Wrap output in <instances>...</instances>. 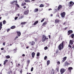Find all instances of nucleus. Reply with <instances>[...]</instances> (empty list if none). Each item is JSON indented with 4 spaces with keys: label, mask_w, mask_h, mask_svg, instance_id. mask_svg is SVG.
I'll return each mask as SVG.
<instances>
[{
    "label": "nucleus",
    "mask_w": 74,
    "mask_h": 74,
    "mask_svg": "<svg viewBox=\"0 0 74 74\" xmlns=\"http://www.w3.org/2000/svg\"><path fill=\"white\" fill-rule=\"evenodd\" d=\"M27 62L28 63V66H29V63H30V60H28L27 61Z\"/></svg>",
    "instance_id": "nucleus-39"
},
{
    "label": "nucleus",
    "mask_w": 74,
    "mask_h": 74,
    "mask_svg": "<svg viewBox=\"0 0 74 74\" xmlns=\"http://www.w3.org/2000/svg\"><path fill=\"white\" fill-rule=\"evenodd\" d=\"M5 58L6 59H10V56H6Z\"/></svg>",
    "instance_id": "nucleus-26"
},
{
    "label": "nucleus",
    "mask_w": 74,
    "mask_h": 74,
    "mask_svg": "<svg viewBox=\"0 0 74 74\" xmlns=\"http://www.w3.org/2000/svg\"><path fill=\"white\" fill-rule=\"evenodd\" d=\"M1 29H2V27L0 26V30H1Z\"/></svg>",
    "instance_id": "nucleus-56"
},
{
    "label": "nucleus",
    "mask_w": 74,
    "mask_h": 74,
    "mask_svg": "<svg viewBox=\"0 0 74 74\" xmlns=\"http://www.w3.org/2000/svg\"><path fill=\"white\" fill-rule=\"evenodd\" d=\"M24 5H26V3H24Z\"/></svg>",
    "instance_id": "nucleus-63"
},
{
    "label": "nucleus",
    "mask_w": 74,
    "mask_h": 74,
    "mask_svg": "<svg viewBox=\"0 0 74 74\" xmlns=\"http://www.w3.org/2000/svg\"><path fill=\"white\" fill-rule=\"evenodd\" d=\"M44 49L45 50H46V49H48V47H44Z\"/></svg>",
    "instance_id": "nucleus-33"
},
{
    "label": "nucleus",
    "mask_w": 74,
    "mask_h": 74,
    "mask_svg": "<svg viewBox=\"0 0 74 74\" xmlns=\"http://www.w3.org/2000/svg\"><path fill=\"white\" fill-rule=\"evenodd\" d=\"M56 70H57V71L59 72V67H58L56 68Z\"/></svg>",
    "instance_id": "nucleus-40"
},
{
    "label": "nucleus",
    "mask_w": 74,
    "mask_h": 74,
    "mask_svg": "<svg viewBox=\"0 0 74 74\" xmlns=\"http://www.w3.org/2000/svg\"><path fill=\"white\" fill-rule=\"evenodd\" d=\"M5 42H4L3 43V45L5 46Z\"/></svg>",
    "instance_id": "nucleus-53"
},
{
    "label": "nucleus",
    "mask_w": 74,
    "mask_h": 74,
    "mask_svg": "<svg viewBox=\"0 0 74 74\" xmlns=\"http://www.w3.org/2000/svg\"><path fill=\"white\" fill-rule=\"evenodd\" d=\"M47 22H45L44 23H43L42 25V26H45V25H46V24H47Z\"/></svg>",
    "instance_id": "nucleus-27"
},
{
    "label": "nucleus",
    "mask_w": 74,
    "mask_h": 74,
    "mask_svg": "<svg viewBox=\"0 0 74 74\" xmlns=\"http://www.w3.org/2000/svg\"><path fill=\"white\" fill-rule=\"evenodd\" d=\"M29 43L32 46H34V45H35L36 43L34 41H32V42H29Z\"/></svg>",
    "instance_id": "nucleus-5"
},
{
    "label": "nucleus",
    "mask_w": 74,
    "mask_h": 74,
    "mask_svg": "<svg viewBox=\"0 0 74 74\" xmlns=\"http://www.w3.org/2000/svg\"><path fill=\"white\" fill-rule=\"evenodd\" d=\"M15 3V5H16L17 7H19V5H18V4L17 3H18V2L17 1V0L16 1H13L11 2V4H13V3Z\"/></svg>",
    "instance_id": "nucleus-3"
},
{
    "label": "nucleus",
    "mask_w": 74,
    "mask_h": 74,
    "mask_svg": "<svg viewBox=\"0 0 74 74\" xmlns=\"http://www.w3.org/2000/svg\"><path fill=\"white\" fill-rule=\"evenodd\" d=\"M10 73H11V74H12V71H10L9 72V74H10Z\"/></svg>",
    "instance_id": "nucleus-37"
},
{
    "label": "nucleus",
    "mask_w": 74,
    "mask_h": 74,
    "mask_svg": "<svg viewBox=\"0 0 74 74\" xmlns=\"http://www.w3.org/2000/svg\"><path fill=\"white\" fill-rule=\"evenodd\" d=\"M38 11V8H36L34 11V12H37Z\"/></svg>",
    "instance_id": "nucleus-15"
},
{
    "label": "nucleus",
    "mask_w": 74,
    "mask_h": 74,
    "mask_svg": "<svg viewBox=\"0 0 74 74\" xmlns=\"http://www.w3.org/2000/svg\"><path fill=\"white\" fill-rule=\"evenodd\" d=\"M10 30H11V29H7V32H9V31H10Z\"/></svg>",
    "instance_id": "nucleus-48"
},
{
    "label": "nucleus",
    "mask_w": 74,
    "mask_h": 74,
    "mask_svg": "<svg viewBox=\"0 0 74 74\" xmlns=\"http://www.w3.org/2000/svg\"><path fill=\"white\" fill-rule=\"evenodd\" d=\"M1 50H4V48H1Z\"/></svg>",
    "instance_id": "nucleus-54"
},
{
    "label": "nucleus",
    "mask_w": 74,
    "mask_h": 74,
    "mask_svg": "<svg viewBox=\"0 0 74 74\" xmlns=\"http://www.w3.org/2000/svg\"><path fill=\"white\" fill-rule=\"evenodd\" d=\"M60 15L61 16L62 18H64L65 16V15H66V13L64 12L61 13L60 14Z\"/></svg>",
    "instance_id": "nucleus-7"
},
{
    "label": "nucleus",
    "mask_w": 74,
    "mask_h": 74,
    "mask_svg": "<svg viewBox=\"0 0 74 74\" xmlns=\"http://www.w3.org/2000/svg\"><path fill=\"white\" fill-rule=\"evenodd\" d=\"M16 50H17V49H15L13 51L15 52H15H16Z\"/></svg>",
    "instance_id": "nucleus-35"
},
{
    "label": "nucleus",
    "mask_w": 74,
    "mask_h": 74,
    "mask_svg": "<svg viewBox=\"0 0 74 74\" xmlns=\"http://www.w3.org/2000/svg\"><path fill=\"white\" fill-rule=\"evenodd\" d=\"M34 69V68H33V67H32L31 68V71H33Z\"/></svg>",
    "instance_id": "nucleus-38"
},
{
    "label": "nucleus",
    "mask_w": 74,
    "mask_h": 74,
    "mask_svg": "<svg viewBox=\"0 0 74 74\" xmlns=\"http://www.w3.org/2000/svg\"><path fill=\"white\" fill-rule=\"evenodd\" d=\"M66 22H65V23H63V25H66Z\"/></svg>",
    "instance_id": "nucleus-55"
},
{
    "label": "nucleus",
    "mask_w": 74,
    "mask_h": 74,
    "mask_svg": "<svg viewBox=\"0 0 74 74\" xmlns=\"http://www.w3.org/2000/svg\"><path fill=\"white\" fill-rule=\"evenodd\" d=\"M15 27H15V26H13L11 27V29H15Z\"/></svg>",
    "instance_id": "nucleus-25"
},
{
    "label": "nucleus",
    "mask_w": 74,
    "mask_h": 74,
    "mask_svg": "<svg viewBox=\"0 0 74 74\" xmlns=\"http://www.w3.org/2000/svg\"><path fill=\"white\" fill-rule=\"evenodd\" d=\"M18 38V36H16L14 39V40H16V38Z\"/></svg>",
    "instance_id": "nucleus-43"
},
{
    "label": "nucleus",
    "mask_w": 74,
    "mask_h": 74,
    "mask_svg": "<svg viewBox=\"0 0 74 74\" xmlns=\"http://www.w3.org/2000/svg\"><path fill=\"white\" fill-rule=\"evenodd\" d=\"M47 59V56H45L44 57V60H46V59Z\"/></svg>",
    "instance_id": "nucleus-41"
},
{
    "label": "nucleus",
    "mask_w": 74,
    "mask_h": 74,
    "mask_svg": "<svg viewBox=\"0 0 74 74\" xmlns=\"http://www.w3.org/2000/svg\"><path fill=\"white\" fill-rule=\"evenodd\" d=\"M73 41H72L71 40H70V42H69V43L71 44V45H73Z\"/></svg>",
    "instance_id": "nucleus-17"
},
{
    "label": "nucleus",
    "mask_w": 74,
    "mask_h": 74,
    "mask_svg": "<svg viewBox=\"0 0 74 74\" xmlns=\"http://www.w3.org/2000/svg\"><path fill=\"white\" fill-rule=\"evenodd\" d=\"M16 33L17 34V36L19 37L21 35V33L20 32L16 31Z\"/></svg>",
    "instance_id": "nucleus-9"
},
{
    "label": "nucleus",
    "mask_w": 74,
    "mask_h": 74,
    "mask_svg": "<svg viewBox=\"0 0 74 74\" xmlns=\"http://www.w3.org/2000/svg\"><path fill=\"white\" fill-rule=\"evenodd\" d=\"M26 22H22L21 23V25H25V24H26Z\"/></svg>",
    "instance_id": "nucleus-30"
},
{
    "label": "nucleus",
    "mask_w": 74,
    "mask_h": 74,
    "mask_svg": "<svg viewBox=\"0 0 74 74\" xmlns=\"http://www.w3.org/2000/svg\"><path fill=\"white\" fill-rule=\"evenodd\" d=\"M3 26V24H2V22H0V27H2Z\"/></svg>",
    "instance_id": "nucleus-34"
},
{
    "label": "nucleus",
    "mask_w": 74,
    "mask_h": 74,
    "mask_svg": "<svg viewBox=\"0 0 74 74\" xmlns=\"http://www.w3.org/2000/svg\"><path fill=\"white\" fill-rule=\"evenodd\" d=\"M28 66H29V64H27V66L25 67V69H27H27H28Z\"/></svg>",
    "instance_id": "nucleus-36"
},
{
    "label": "nucleus",
    "mask_w": 74,
    "mask_h": 74,
    "mask_svg": "<svg viewBox=\"0 0 74 74\" xmlns=\"http://www.w3.org/2000/svg\"><path fill=\"white\" fill-rule=\"evenodd\" d=\"M70 37H71L72 38H74V34H72L70 36Z\"/></svg>",
    "instance_id": "nucleus-20"
},
{
    "label": "nucleus",
    "mask_w": 74,
    "mask_h": 74,
    "mask_svg": "<svg viewBox=\"0 0 74 74\" xmlns=\"http://www.w3.org/2000/svg\"><path fill=\"white\" fill-rule=\"evenodd\" d=\"M66 71V69H64L62 68L60 70V72L61 73V74H63V73Z\"/></svg>",
    "instance_id": "nucleus-4"
},
{
    "label": "nucleus",
    "mask_w": 74,
    "mask_h": 74,
    "mask_svg": "<svg viewBox=\"0 0 74 74\" xmlns=\"http://www.w3.org/2000/svg\"><path fill=\"white\" fill-rule=\"evenodd\" d=\"M42 40V42H44V41H46V40H48V38H47V37H46V36L43 35Z\"/></svg>",
    "instance_id": "nucleus-2"
},
{
    "label": "nucleus",
    "mask_w": 74,
    "mask_h": 74,
    "mask_svg": "<svg viewBox=\"0 0 74 74\" xmlns=\"http://www.w3.org/2000/svg\"><path fill=\"white\" fill-rule=\"evenodd\" d=\"M69 4H70L69 5V7H73V5L74 4V3L72 1H71L69 2Z\"/></svg>",
    "instance_id": "nucleus-6"
},
{
    "label": "nucleus",
    "mask_w": 74,
    "mask_h": 74,
    "mask_svg": "<svg viewBox=\"0 0 74 74\" xmlns=\"http://www.w3.org/2000/svg\"><path fill=\"white\" fill-rule=\"evenodd\" d=\"M21 6H22V7L25 6V5L23 3H22L21 4Z\"/></svg>",
    "instance_id": "nucleus-45"
},
{
    "label": "nucleus",
    "mask_w": 74,
    "mask_h": 74,
    "mask_svg": "<svg viewBox=\"0 0 74 74\" xmlns=\"http://www.w3.org/2000/svg\"><path fill=\"white\" fill-rule=\"evenodd\" d=\"M68 47H69V48H71V47H72V46H71L70 45H69Z\"/></svg>",
    "instance_id": "nucleus-47"
},
{
    "label": "nucleus",
    "mask_w": 74,
    "mask_h": 74,
    "mask_svg": "<svg viewBox=\"0 0 74 74\" xmlns=\"http://www.w3.org/2000/svg\"><path fill=\"white\" fill-rule=\"evenodd\" d=\"M23 8L25 9L26 8V6H24L23 7Z\"/></svg>",
    "instance_id": "nucleus-57"
},
{
    "label": "nucleus",
    "mask_w": 74,
    "mask_h": 74,
    "mask_svg": "<svg viewBox=\"0 0 74 74\" xmlns=\"http://www.w3.org/2000/svg\"><path fill=\"white\" fill-rule=\"evenodd\" d=\"M67 27H65L64 30H67Z\"/></svg>",
    "instance_id": "nucleus-62"
},
{
    "label": "nucleus",
    "mask_w": 74,
    "mask_h": 74,
    "mask_svg": "<svg viewBox=\"0 0 74 74\" xmlns=\"http://www.w3.org/2000/svg\"><path fill=\"white\" fill-rule=\"evenodd\" d=\"M17 15H18V16H20V14H18Z\"/></svg>",
    "instance_id": "nucleus-60"
},
{
    "label": "nucleus",
    "mask_w": 74,
    "mask_h": 74,
    "mask_svg": "<svg viewBox=\"0 0 74 74\" xmlns=\"http://www.w3.org/2000/svg\"><path fill=\"white\" fill-rule=\"evenodd\" d=\"M72 48H73V49H74V45H73V47H72Z\"/></svg>",
    "instance_id": "nucleus-59"
},
{
    "label": "nucleus",
    "mask_w": 74,
    "mask_h": 74,
    "mask_svg": "<svg viewBox=\"0 0 74 74\" xmlns=\"http://www.w3.org/2000/svg\"><path fill=\"white\" fill-rule=\"evenodd\" d=\"M60 62L59 61L57 62L58 64H60Z\"/></svg>",
    "instance_id": "nucleus-49"
},
{
    "label": "nucleus",
    "mask_w": 74,
    "mask_h": 74,
    "mask_svg": "<svg viewBox=\"0 0 74 74\" xmlns=\"http://www.w3.org/2000/svg\"><path fill=\"white\" fill-rule=\"evenodd\" d=\"M68 35L69 36V35H70L71 34L73 33V32L72 30H69L68 31Z\"/></svg>",
    "instance_id": "nucleus-8"
},
{
    "label": "nucleus",
    "mask_w": 74,
    "mask_h": 74,
    "mask_svg": "<svg viewBox=\"0 0 74 74\" xmlns=\"http://www.w3.org/2000/svg\"><path fill=\"white\" fill-rule=\"evenodd\" d=\"M44 7V5L42 4H41L39 6V7Z\"/></svg>",
    "instance_id": "nucleus-28"
},
{
    "label": "nucleus",
    "mask_w": 74,
    "mask_h": 74,
    "mask_svg": "<svg viewBox=\"0 0 74 74\" xmlns=\"http://www.w3.org/2000/svg\"><path fill=\"white\" fill-rule=\"evenodd\" d=\"M54 73L55 72L54 71V70L53 69L51 72V74H54Z\"/></svg>",
    "instance_id": "nucleus-21"
},
{
    "label": "nucleus",
    "mask_w": 74,
    "mask_h": 74,
    "mask_svg": "<svg viewBox=\"0 0 74 74\" xmlns=\"http://www.w3.org/2000/svg\"><path fill=\"white\" fill-rule=\"evenodd\" d=\"M18 16L14 18L15 20H16V19H18Z\"/></svg>",
    "instance_id": "nucleus-44"
},
{
    "label": "nucleus",
    "mask_w": 74,
    "mask_h": 74,
    "mask_svg": "<svg viewBox=\"0 0 74 74\" xmlns=\"http://www.w3.org/2000/svg\"><path fill=\"white\" fill-rule=\"evenodd\" d=\"M35 53H34V52H33L32 53V58H34V56H35Z\"/></svg>",
    "instance_id": "nucleus-12"
},
{
    "label": "nucleus",
    "mask_w": 74,
    "mask_h": 74,
    "mask_svg": "<svg viewBox=\"0 0 74 74\" xmlns=\"http://www.w3.org/2000/svg\"><path fill=\"white\" fill-rule=\"evenodd\" d=\"M22 56H25V55L24 54H23L22 55Z\"/></svg>",
    "instance_id": "nucleus-58"
},
{
    "label": "nucleus",
    "mask_w": 74,
    "mask_h": 74,
    "mask_svg": "<svg viewBox=\"0 0 74 74\" xmlns=\"http://www.w3.org/2000/svg\"><path fill=\"white\" fill-rule=\"evenodd\" d=\"M50 10H52V9H51V8H49V11H50Z\"/></svg>",
    "instance_id": "nucleus-61"
},
{
    "label": "nucleus",
    "mask_w": 74,
    "mask_h": 74,
    "mask_svg": "<svg viewBox=\"0 0 74 74\" xmlns=\"http://www.w3.org/2000/svg\"><path fill=\"white\" fill-rule=\"evenodd\" d=\"M38 23V21H36L33 24L34 25H36L37 23Z\"/></svg>",
    "instance_id": "nucleus-19"
},
{
    "label": "nucleus",
    "mask_w": 74,
    "mask_h": 74,
    "mask_svg": "<svg viewBox=\"0 0 74 74\" xmlns=\"http://www.w3.org/2000/svg\"><path fill=\"white\" fill-rule=\"evenodd\" d=\"M67 59V57H65L63 58V60H62V62H64L65 60H66V59Z\"/></svg>",
    "instance_id": "nucleus-16"
},
{
    "label": "nucleus",
    "mask_w": 74,
    "mask_h": 74,
    "mask_svg": "<svg viewBox=\"0 0 74 74\" xmlns=\"http://www.w3.org/2000/svg\"><path fill=\"white\" fill-rule=\"evenodd\" d=\"M25 1L27 3H29L30 2L29 0H25Z\"/></svg>",
    "instance_id": "nucleus-31"
},
{
    "label": "nucleus",
    "mask_w": 74,
    "mask_h": 74,
    "mask_svg": "<svg viewBox=\"0 0 74 74\" xmlns=\"http://www.w3.org/2000/svg\"><path fill=\"white\" fill-rule=\"evenodd\" d=\"M70 64L68 63V62L66 61L65 62V66H67L68 65H70Z\"/></svg>",
    "instance_id": "nucleus-11"
},
{
    "label": "nucleus",
    "mask_w": 74,
    "mask_h": 74,
    "mask_svg": "<svg viewBox=\"0 0 74 74\" xmlns=\"http://www.w3.org/2000/svg\"><path fill=\"white\" fill-rule=\"evenodd\" d=\"M58 52H59V51H58V50H56V54H58Z\"/></svg>",
    "instance_id": "nucleus-42"
},
{
    "label": "nucleus",
    "mask_w": 74,
    "mask_h": 74,
    "mask_svg": "<svg viewBox=\"0 0 74 74\" xmlns=\"http://www.w3.org/2000/svg\"><path fill=\"white\" fill-rule=\"evenodd\" d=\"M44 21V19H43L41 21V22H43V21Z\"/></svg>",
    "instance_id": "nucleus-51"
},
{
    "label": "nucleus",
    "mask_w": 74,
    "mask_h": 74,
    "mask_svg": "<svg viewBox=\"0 0 74 74\" xmlns=\"http://www.w3.org/2000/svg\"><path fill=\"white\" fill-rule=\"evenodd\" d=\"M36 56L38 57V56H40V53L38 52L37 53V54Z\"/></svg>",
    "instance_id": "nucleus-32"
},
{
    "label": "nucleus",
    "mask_w": 74,
    "mask_h": 74,
    "mask_svg": "<svg viewBox=\"0 0 74 74\" xmlns=\"http://www.w3.org/2000/svg\"><path fill=\"white\" fill-rule=\"evenodd\" d=\"M49 39H50V38H51V36L50 35H49Z\"/></svg>",
    "instance_id": "nucleus-52"
},
{
    "label": "nucleus",
    "mask_w": 74,
    "mask_h": 74,
    "mask_svg": "<svg viewBox=\"0 0 74 74\" xmlns=\"http://www.w3.org/2000/svg\"><path fill=\"white\" fill-rule=\"evenodd\" d=\"M61 8H62V5H59L58 7V10L59 11V10H60V9Z\"/></svg>",
    "instance_id": "nucleus-10"
},
{
    "label": "nucleus",
    "mask_w": 74,
    "mask_h": 74,
    "mask_svg": "<svg viewBox=\"0 0 74 74\" xmlns=\"http://www.w3.org/2000/svg\"><path fill=\"white\" fill-rule=\"evenodd\" d=\"M8 60H5L4 61V63H3V65H5V64H6V63H7V62H8Z\"/></svg>",
    "instance_id": "nucleus-18"
},
{
    "label": "nucleus",
    "mask_w": 74,
    "mask_h": 74,
    "mask_svg": "<svg viewBox=\"0 0 74 74\" xmlns=\"http://www.w3.org/2000/svg\"><path fill=\"white\" fill-rule=\"evenodd\" d=\"M25 16H20L19 17V19H22Z\"/></svg>",
    "instance_id": "nucleus-24"
},
{
    "label": "nucleus",
    "mask_w": 74,
    "mask_h": 74,
    "mask_svg": "<svg viewBox=\"0 0 74 74\" xmlns=\"http://www.w3.org/2000/svg\"><path fill=\"white\" fill-rule=\"evenodd\" d=\"M24 14L25 15H27V14H28V12H27V11H25L24 12Z\"/></svg>",
    "instance_id": "nucleus-22"
},
{
    "label": "nucleus",
    "mask_w": 74,
    "mask_h": 74,
    "mask_svg": "<svg viewBox=\"0 0 74 74\" xmlns=\"http://www.w3.org/2000/svg\"><path fill=\"white\" fill-rule=\"evenodd\" d=\"M60 21L58 19L56 20L55 21V23H59Z\"/></svg>",
    "instance_id": "nucleus-14"
},
{
    "label": "nucleus",
    "mask_w": 74,
    "mask_h": 74,
    "mask_svg": "<svg viewBox=\"0 0 74 74\" xmlns=\"http://www.w3.org/2000/svg\"><path fill=\"white\" fill-rule=\"evenodd\" d=\"M5 23H6V21H5V20H4L3 21V25H5Z\"/></svg>",
    "instance_id": "nucleus-29"
},
{
    "label": "nucleus",
    "mask_w": 74,
    "mask_h": 74,
    "mask_svg": "<svg viewBox=\"0 0 74 74\" xmlns=\"http://www.w3.org/2000/svg\"><path fill=\"white\" fill-rule=\"evenodd\" d=\"M20 73H21V74H22V70L21 69V71H20Z\"/></svg>",
    "instance_id": "nucleus-50"
},
{
    "label": "nucleus",
    "mask_w": 74,
    "mask_h": 74,
    "mask_svg": "<svg viewBox=\"0 0 74 74\" xmlns=\"http://www.w3.org/2000/svg\"><path fill=\"white\" fill-rule=\"evenodd\" d=\"M68 69L69 72H71V70H73V68L72 67H69L68 68Z\"/></svg>",
    "instance_id": "nucleus-13"
},
{
    "label": "nucleus",
    "mask_w": 74,
    "mask_h": 74,
    "mask_svg": "<svg viewBox=\"0 0 74 74\" xmlns=\"http://www.w3.org/2000/svg\"><path fill=\"white\" fill-rule=\"evenodd\" d=\"M35 40V42H36L37 41V39H36V38H35L34 39Z\"/></svg>",
    "instance_id": "nucleus-46"
},
{
    "label": "nucleus",
    "mask_w": 74,
    "mask_h": 74,
    "mask_svg": "<svg viewBox=\"0 0 74 74\" xmlns=\"http://www.w3.org/2000/svg\"><path fill=\"white\" fill-rule=\"evenodd\" d=\"M64 41H63L58 46V48L59 50H61L63 49L64 45Z\"/></svg>",
    "instance_id": "nucleus-1"
},
{
    "label": "nucleus",
    "mask_w": 74,
    "mask_h": 74,
    "mask_svg": "<svg viewBox=\"0 0 74 74\" xmlns=\"http://www.w3.org/2000/svg\"><path fill=\"white\" fill-rule=\"evenodd\" d=\"M26 48H27V49H28V48H29V46L27 47Z\"/></svg>",
    "instance_id": "nucleus-64"
},
{
    "label": "nucleus",
    "mask_w": 74,
    "mask_h": 74,
    "mask_svg": "<svg viewBox=\"0 0 74 74\" xmlns=\"http://www.w3.org/2000/svg\"><path fill=\"white\" fill-rule=\"evenodd\" d=\"M50 63V61L49 60H48L47 61V65L48 66L49 64Z\"/></svg>",
    "instance_id": "nucleus-23"
}]
</instances>
